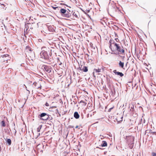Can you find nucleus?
Here are the masks:
<instances>
[{"label":"nucleus","instance_id":"obj_1","mask_svg":"<svg viewBox=\"0 0 156 156\" xmlns=\"http://www.w3.org/2000/svg\"><path fill=\"white\" fill-rule=\"evenodd\" d=\"M42 51L40 53L41 58L45 59H48L50 62H52L53 59L51 57L52 55L51 50L48 47H43L41 48Z\"/></svg>","mask_w":156,"mask_h":156},{"label":"nucleus","instance_id":"obj_2","mask_svg":"<svg viewBox=\"0 0 156 156\" xmlns=\"http://www.w3.org/2000/svg\"><path fill=\"white\" fill-rule=\"evenodd\" d=\"M127 143L130 148H133L134 145V137L133 136H128L127 138Z\"/></svg>","mask_w":156,"mask_h":156},{"label":"nucleus","instance_id":"obj_3","mask_svg":"<svg viewBox=\"0 0 156 156\" xmlns=\"http://www.w3.org/2000/svg\"><path fill=\"white\" fill-rule=\"evenodd\" d=\"M115 50L119 52L120 54H122L124 52V51L123 49V47L119 46V44L115 43Z\"/></svg>","mask_w":156,"mask_h":156},{"label":"nucleus","instance_id":"obj_4","mask_svg":"<svg viewBox=\"0 0 156 156\" xmlns=\"http://www.w3.org/2000/svg\"><path fill=\"white\" fill-rule=\"evenodd\" d=\"M43 69L46 72L50 73L51 72L52 68L51 66L44 65L42 66Z\"/></svg>","mask_w":156,"mask_h":156},{"label":"nucleus","instance_id":"obj_5","mask_svg":"<svg viewBox=\"0 0 156 156\" xmlns=\"http://www.w3.org/2000/svg\"><path fill=\"white\" fill-rule=\"evenodd\" d=\"M9 55L8 54L4 55H3L1 56V59L2 60H4L5 61V60L7 61L8 60L9 58Z\"/></svg>","mask_w":156,"mask_h":156},{"label":"nucleus","instance_id":"obj_6","mask_svg":"<svg viewBox=\"0 0 156 156\" xmlns=\"http://www.w3.org/2000/svg\"><path fill=\"white\" fill-rule=\"evenodd\" d=\"M113 72L116 75L119 76L121 77H122L123 76L124 74L121 72H117L116 70H113Z\"/></svg>","mask_w":156,"mask_h":156},{"label":"nucleus","instance_id":"obj_7","mask_svg":"<svg viewBox=\"0 0 156 156\" xmlns=\"http://www.w3.org/2000/svg\"><path fill=\"white\" fill-rule=\"evenodd\" d=\"M25 51L28 53L32 52L31 48L29 46H27L25 48Z\"/></svg>","mask_w":156,"mask_h":156},{"label":"nucleus","instance_id":"obj_8","mask_svg":"<svg viewBox=\"0 0 156 156\" xmlns=\"http://www.w3.org/2000/svg\"><path fill=\"white\" fill-rule=\"evenodd\" d=\"M63 16L67 18H69L71 16V14L69 12L67 11L66 12V13H64L62 14V15Z\"/></svg>","mask_w":156,"mask_h":156},{"label":"nucleus","instance_id":"obj_9","mask_svg":"<svg viewBox=\"0 0 156 156\" xmlns=\"http://www.w3.org/2000/svg\"><path fill=\"white\" fill-rule=\"evenodd\" d=\"M67 11L64 9H61L60 10V12L62 16V14L64 13H66V12Z\"/></svg>","mask_w":156,"mask_h":156},{"label":"nucleus","instance_id":"obj_10","mask_svg":"<svg viewBox=\"0 0 156 156\" xmlns=\"http://www.w3.org/2000/svg\"><path fill=\"white\" fill-rule=\"evenodd\" d=\"M80 70H82L84 72H87L88 70V68L87 66H84L82 69L80 68Z\"/></svg>","mask_w":156,"mask_h":156},{"label":"nucleus","instance_id":"obj_11","mask_svg":"<svg viewBox=\"0 0 156 156\" xmlns=\"http://www.w3.org/2000/svg\"><path fill=\"white\" fill-rule=\"evenodd\" d=\"M74 117L76 119H78L79 118L80 116L77 112H75L74 114Z\"/></svg>","mask_w":156,"mask_h":156},{"label":"nucleus","instance_id":"obj_12","mask_svg":"<svg viewBox=\"0 0 156 156\" xmlns=\"http://www.w3.org/2000/svg\"><path fill=\"white\" fill-rule=\"evenodd\" d=\"M101 70L103 71V68H102V69H94V72H93V73L94 74V72L96 73L100 72Z\"/></svg>","mask_w":156,"mask_h":156},{"label":"nucleus","instance_id":"obj_13","mask_svg":"<svg viewBox=\"0 0 156 156\" xmlns=\"http://www.w3.org/2000/svg\"><path fill=\"white\" fill-rule=\"evenodd\" d=\"M49 117V116L48 115H46L44 117H43V118H41L40 119L42 120H46L48 119Z\"/></svg>","mask_w":156,"mask_h":156},{"label":"nucleus","instance_id":"obj_14","mask_svg":"<svg viewBox=\"0 0 156 156\" xmlns=\"http://www.w3.org/2000/svg\"><path fill=\"white\" fill-rule=\"evenodd\" d=\"M47 115L46 113H43L38 115V117L40 119L41 118H43V117H44Z\"/></svg>","mask_w":156,"mask_h":156},{"label":"nucleus","instance_id":"obj_15","mask_svg":"<svg viewBox=\"0 0 156 156\" xmlns=\"http://www.w3.org/2000/svg\"><path fill=\"white\" fill-rule=\"evenodd\" d=\"M119 66L120 67L122 68L123 69H124V62H122L121 61H120L119 63Z\"/></svg>","mask_w":156,"mask_h":156},{"label":"nucleus","instance_id":"obj_16","mask_svg":"<svg viewBox=\"0 0 156 156\" xmlns=\"http://www.w3.org/2000/svg\"><path fill=\"white\" fill-rule=\"evenodd\" d=\"M113 40H111V39H110L109 42V48L111 49H112V44H113Z\"/></svg>","mask_w":156,"mask_h":156},{"label":"nucleus","instance_id":"obj_17","mask_svg":"<svg viewBox=\"0 0 156 156\" xmlns=\"http://www.w3.org/2000/svg\"><path fill=\"white\" fill-rule=\"evenodd\" d=\"M107 143L105 141H102V144H101V146L102 147H104L107 146Z\"/></svg>","mask_w":156,"mask_h":156},{"label":"nucleus","instance_id":"obj_18","mask_svg":"<svg viewBox=\"0 0 156 156\" xmlns=\"http://www.w3.org/2000/svg\"><path fill=\"white\" fill-rule=\"evenodd\" d=\"M6 143L8 144L9 145H10L11 144V140L10 139H7L6 141Z\"/></svg>","mask_w":156,"mask_h":156},{"label":"nucleus","instance_id":"obj_19","mask_svg":"<svg viewBox=\"0 0 156 156\" xmlns=\"http://www.w3.org/2000/svg\"><path fill=\"white\" fill-rule=\"evenodd\" d=\"M80 103L82 105H85L87 104V103L86 102L83 100L81 101L80 102Z\"/></svg>","mask_w":156,"mask_h":156},{"label":"nucleus","instance_id":"obj_20","mask_svg":"<svg viewBox=\"0 0 156 156\" xmlns=\"http://www.w3.org/2000/svg\"><path fill=\"white\" fill-rule=\"evenodd\" d=\"M42 127V125H40L37 128V131L39 132L40 131V130Z\"/></svg>","mask_w":156,"mask_h":156},{"label":"nucleus","instance_id":"obj_21","mask_svg":"<svg viewBox=\"0 0 156 156\" xmlns=\"http://www.w3.org/2000/svg\"><path fill=\"white\" fill-rule=\"evenodd\" d=\"M1 125L2 126L5 127V124L4 121L3 120L2 121Z\"/></svg>","mask_w":156,"mask_h":156},{"label":"nucleus","instance_id":"obj_22","mask_svg":"<svg viewBox=\"0 0 156 156\" xmlns=\"http://www.w3.org/2000/svg\"><path fill=\"white\" fill-rule=\"evenodd\" d=\"M131 107V111H133V108H134V105L133 104H131L130 106Z\"/></svg>","mask_w":156,"mask_h":156},{"label":"nucleus","instance_id":"obj_23","mask_svg":"<svg viewBox=\"0 0 156 156\" xmlns=\"http://www.w3.org/2000/svg\"><path fill=\"white\" fill-rule=\"evenodd\" d=\"M90 9H86V10L85 11H83V12L84 13H85V14H86V13H88L90 12Z\"/></svg>","mask_w":156,"mask_h":156},{"label":"nucleus","instance_id":"obj_24","mask_svg":"<svg viewBox=\"0 0 156 156\" xmlns=\"http://www.w3.org/2000/svg\"><path fill=\"white\" fill-rule=\"evenodd\" d=\"M152 156H156V153L154 152H152Z\"/></svg>","mask_w":156,"mask_h":156},{"label":"nucleus","instance_id":"obj_25","mask_svg":"<svg viewBox=\"0 0 156 156\" xmlns=\"http://www.w3.org/2000/svg\"><path fill=\"white\" fill-rule=\"evenodd\" d=\"M45 105L46 106H48L49 105V104L47 102L46 103Z\"/></svg>","mask_w":156,"mask_h":156},{"label":"nucleus","instance_id":"obj_26","mask_svg":"<svg viewBox=\"0 0 156 156\" xmlns=\"http://www.w3.org/2000/svg\"><path fill=\"white\" fill-rule=\"evenodd\" d=\"M113 108H110L108 109V112H110L111 111V110H112V109H113Z\"/></svg>","mask_w":156,"mask_h":156},{"label":"nucleus","instance_id":"obj_27","mask_svg":"<svg viewBox=\"0 0 156 156\" xmlns=\"http://www.w3.org/2000/svg\"><path fill=\"white\" fill-rule=\"evenodd\" d=\"M38 41H39V42H42V40L41 39H39L38 40Z\"/></svg>","mask_w":156,"mask_h":156},{"label":"nucleus","instance_id":"obj_28","mask_svg":"<svg viewBox=\"0 0 156 156\" xmlns=\"http://www.w3.org/2000/svg\"><path fill=\"white\" fill-rule=\"evenodd\" d=\"M116 43L113 40V44H114V46L115 47V44Z\"/></svg>","mask_w":156,"mask_h":156},{"label":"nucleus","instance_id":"obj_29","mask_svg":"<svg viewBox=\"0 0 156 156\" xmlns=\"http://www.w3.org/2000/svg\"><path fill=\"white\" fill-rule=\"evenodd\" d=\"M57 8V7H53L54 9H56V8Z\"/></svg>","mask_w":156,"mask_h":156},{"label":"nucleus","instance_id":"obj_30","mask_svg":"<svg viewBox=\"0 0 156 156\" xmlns=\"http://www.w3.org/2000/svg\"><path fill=\"white\" fill-rule=\"evenodd\" d=\"M78 126H77L75 127V128H78Z\"/></svg>","mask_w":156,"mask_h":156},{"label":"nucleus","instance_id":"obj_31","mask_svg":"<svg viewBox=\"0 0 156 156\" xmlns=\"http://www.w3.org/2000/svg\"><path fill=\"white\" fill-rule=\"evenodd\" d=\"M60 4L61 5H65V4H63V3H61Z\"/></svg>","mask_w":156,"mask_h":156},{"label":"nucleus","instance_id":"obj_32","mask_svg":"<svg viewBox=\"0 0 156 156\" xmlns=\"http://www.w3.org/2000/svg\"><path fill=\"white\" fill-rule=\"evenodd\" d=\"M118 38H115V40L117 41V40H118Z\"/></svg>","mask_w":156,"mask_h":156},{"label":"nucleus","instance_id":"obj_33","mask_svg":"<svg viewBox=\"0 0 156 156\" xmlns=\"http://www.w3.org/2000/svg\"><path fill=\"white\" fill-rule=\"evenodd\" d=\"M127 63H128V62H127L126 63V66H127Z\"/></svg>","mask_w":156,"mask_h":156},{"label":"nucleus","instance_id":"obj_34","mask_svg":"<svg viewBox=\"0 0 156 156\" xmlns=\"http://www.w3.org/2000/svg\"><path fill=\"white\" fill-rule=\"evenodd\" d=\"M147 131H148L147 130L146 131V132L147 133Z\"/></svg>","mask_w":156,"mask_h":156},{"label":"nucleus","instance_id":"obj_35","mask_svg":"<svg viewBox=\"0 0 156 156\" xmlns=\"http://www.w3.org/2000/svg\"><path fill=\"white\" fill-rule=\"evenodd\" d=\"M27 90L28 91V90ZM28 91H29V93H30V91L29 90H28Z\"/></svg>","mask_w":156,"mask_h":156}]
</instances>
